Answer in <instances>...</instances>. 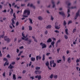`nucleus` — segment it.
Segmentation results:
<instances>
[{
    "instance_id": "obj_1",
    "label": "nucleus",
    "mask_w": 80,
    "mask_h": 80,
    "mask_svg": "<svg viewBox=\"0 0 80 80\" xmlns=\"http://www.w3.org/2000/svg\"><path fill=\"white\" fill-rule=\"evenodd\" d=\"M4 39L5 41H7V43H9V42H10V39H9V38L7 36H6L4 37Z\"/></svg>"
},
{
    "instance_id": "obj_2",
    "label": "nucleus",
    "mask_w": 80,
    "mask_h": 80,
    "mask_svg": "<svg viewBox=\"0 0 80 80\" xmlns=\"http://www.w3.org/2000/svg\"><path fill=\"white\" fill-rule=\"evenodd\" d=\"M26 13H27L28 15H30V11L28 10H25L23 12V15H25Z\"/></svg>"
},
{
    "instance_id": "obj_3",
    "label": "nucleus",
    "mask_w": 80,
    "mask_h": 80,
    "mask_svg": "<svg viewBox=\"0 0 80 80\" xmlns=\"http://www.w3.org/2000/svg\"><path fill=\"white\" fill-rule=\"evenodd\" d=\"M40 45H42V48L43 49L47 47V45H45V44H43V42H41L40 44Z\"/></svg>"
},
{
    "instance_id": "obj_4",
    "label": "nucleus",
    "mask_w": 80,
    "mask_h": 80,
    "mask_svg": "<svg viewBox=\"0 0 80 80\" xmlns=\"http://www.w3.org/2000/svg\"><path fill=\"white\" fill-rule=\"evenodd\" d=\"M35 73V74H40V73H42V71H35L34 72Z\"/></svg>"
},
{
    "instance_id": "obj_5",
    "label": "nucleus",
    "mask_w": 80,
    "mask_h": 80,
    "mask_svg": "<svg viewBox=\"0 0 80 80\" xmlns=\"http://www.w3.org/2000/svg\"><path fill=\"white\" fill-rule=\"evenodd\" d=\"M36 60L37 61H38V60H40L41 58H42V57L39 56H37L36 57Z\"/></svg>"
},
{
    "instance_id": "obj_6",
    "label": "nucleus",
    "mask_w": 80,
    "mask_h": 80,
    "mask_svg": "<svg viewBox=\"0 0 80 80\" xmlns=\"http://www.w3.org/2000/svg\"><path fill=\"white\" fill-rule=\"evenodd\" d=\"M59 13L60 15H62L63 17H65V13L63 12H59Z\"/></svg>"
},
{
    "instance_id": "obj_7",
    "label": "nucleus",
    "mask_w": 80,
    "mask_h": 80,
    "mask_svg": "<svg viewBox=\"0 0 80 80\" xmlns=\"http://www.w3.org/2000/svg\"><path fill=\"white\" fill-rule=\"evenodd\" d=\"M14 68V67L12 65V64H10V65L8 67V68L10 69H12V68Z\"/></svg>"
},
{
    "instance_id": "obj_8",
    "label": "nucleus",
    "mask_w": 80,
    "mask_h": 80,
    "mask_svg": "<svg viewBox=\"0 0 80 80\" xmlns=\"http://www.w3.org/2000/svg\"><path fill=\"white\" fill-rule=\"evenodd\" d=\"M54 60L51 61L50 62V65L51 67H52V64L55 63H54Z\"/></svg>"
},
{
    "instance_id": "obj_9",
    "label": "nucleus",
    "mask_w": 80,
    "mask_h": 80,
    "mask_svg": "<svg viewBox=\"0 0 80 80\" xmlns=\"http://www.w3.org/2000/svg\"><path fill=\"white\" fill-rule=\"evenodd\" d=\"M52 41V40L51 38H49L47 41V42L48 43H50V42H51Z\"/></svg>"
},
{
    "instance_id": "obj_10",
    "label": "nucleus",
    "mask_w": 80,
    "mask_h": 80,
    "mask_svg": "<svg viewBox=\"0 0 80 80\" xmlns=\"http://www.w3.org/2000/svg\"><path fill=\"white\" fill-rule=\"evenodd\" d=\"M31 61L32 62H35V58L32 57L31 58Z\"/></svg>"
},
{
    "instance_id": "obj_11",
    "label": "nucleus",
    "mask_w": 80,
    "mask_h": 80,
    "mask_svg": "<svg viewBox=\"0 0 80 80\" xmlns=\"http://www.w3.org/2000/svg\"><path fill=\"white\" fill-rule=\"evenodd\" d=\"M3 34L2 35L0 36V38H3L4 35H5V32H4V31H3Z\"/></svg>"
},
{
    "instance_id": "obj_12",
    "label": "nucleus",
    "mask_w": 80,
    "mask_h": 80,
    "mask_svg": "<svg viewBox=\"0 0 80 80\" xmlns=\"http://www.w3.org/2000/svg\"><path fill=\"white\" fill-rule=\"evenodd\" d=\"M14 20H15V18H12V19L11 20V21L12 22V24H15V21H14Z\"/></svg>"
},
{
    "instance_id": "obj_13",
    "label": "nucleus",
    "mask_w": 80,
    "mask_h": 80,
    "mask_svg": "<svg viewBox=\"0 0 80 80\" xmlns=\"http://www.w3.org/2000/svg\"><path fill=\"white\" fill-rule=\"evenodd\" d=\"M79 13H80V10H79L77 13H76V16L78 17L79 15Z\"/></svg>"
},
{
    "instance_id": "obj_14",
    "label": "nucleus",
    "mask_w": 80,
    "mask_h": 80,
    "mask_svg": "<svg viewBox=\"0 0 80 80\" xmlns=\"http://www.w3.org/2000/svg\"><path fill=\"white\" fill-rule=\"evenodd\" d=\"M56 24H57V22L55 23V28L56 29H59V28H60V27L58 26H56Z\"/></svg>"
},
{
    "instance_id": "obj_15",
    "label": "nucleus",
    "mask_w": 80,
    "mask_h": 80,
    "mask_svg": "<svg viewBox=\"0 0 80 80\" xmlns=\"http://www.w3.org/2000/svg\"><path fill=\"white\" fill-rule=\"evenodd\" d=\"M38 20H43V18L42 17V16H39L38 17Z\"/></svg>"
},
{
    "instance_id": "obj_16",
    "label": "nucleus",
    "mask_w": 80,
    "mask_h": 80,
    "mask_svg": "<svg viewBox=\"0 0 80 80\" xmlns=\"http://www.w3.org/2000/svg\"><path fill=\"white\" fill-rule=\"evenodd\" d=\"M32 43V40L31 39L29 40L28 42V45L29 44H30V43Z\"/></svg>"
},
{
    "instance_id": "obj_17",
    "label": "nucleus",
    "mask_w": 80,
    "mask_h": 80,
    "mask_svg": "<svg viewBox=\"0 0 80 80\" xmlns=\"http://www.w3.org/2000/svg\"><path fill=\"white\" fill-rule=\"evenodd\" d=\"M51 27L52 26H51V25H49L46 28L47 29H48V28H51Z\"/></svg>"
},
{
    "instance_id": "obj_18",
    "label": "nucleus",
    "mask_w": 80,
    "mask_h": 80,
    "mask_svg": "<svg viewBox=\"0 0 80 80\" xmlns=\"http://www.w3.org/2000/svg\"><path fill=\"white\" fill-rule=\"evenodd\" d=\"M45 65L47 67H48V66H49V62H48V61L47 62L45 63Z\"/></svg>"
},
{
    "instance_id": "obj_19",
    "label": "nucleus",
    "mask_w": 80,
    "mask_h": 80,
    "mask_svg": "<svg viewBox=\"0 0 80 80\" xmlns=\"http://www.w3.org/2000/svg\"><path fill=\"white\" fill-rule=\"evenodd\" d=\"M45 54H43L42 55V60L43 61H44L45 60Z\"/></svg>"
},
{
    "instance_id": "obj_20",
    "label": "nucleus",
    "mask_w": 80,
    "mask_h": 80,
    "mask_svg": "<svg viewBox=\"0 0 80 80\" xmlns=\"http://www.w3.org/2000/svg\"><path fill=\"white\" fill-rule=\"evenodd\" d=\"M71 58L70 57L68 59V62L69 63H70L71 62Z\"/></svg>"
},
{
    "instance_id": "obj_21",
    "label": "nucleus",
    "mask_w": 80,
    "mask_h": 80,
    "mask_svg": "<svg viewBox=\"0 0 80 80\" xmlns=\"http://www.w3.org/2000/svg\"><path fill=\"white\" fill-rule=\"evenodd\" d=\"M30 7H32V8H34V9L35 8V6H33L32 4H30Z\"/></svg>"
},
{
    "instance_id": "obj_22",
    "label": "nucleus",
    "mask_w": 80,
    "mask_h": 80,
    "mask_svg": "<svg viewBox=\"0 0 80 80\" xmlns=\"http://www.w3.org/2000/svg\"><path fill=\"white\" fill-rule=\"evenodd\" d=\"M13 80H16V76H15V74H14L13 75Z\"/></svg>"
},
{
    "instance_id": "obj_23",
    "label": "nucleus",
    "mask_w": 80,
    "mask_h": 80,
    "mask_svg": "<svg viewBox=\"0 0 80 80\" xmlns=\"http://www.w3.org/2000/svg\"><path fill=\"white\" fill-rule=\"evenodd\" d=\"M65 32L66 35H68V29H66L65 30Z\"/></svg>"
},
{
    "instance_id": "obj_24",
    "label": "nucleus",
    "mask_w": 80,
    "mask_h": 80,
    "mask_svg": "<svg viewBox=\"0 0 80 80\" xmlns=\"http://www.w3.org/2000/svg\"><path fill=\"white\" fill-rule=\"evenodd\" d=\"M52 5H53L52 6L53 8H54L55 7V3H54V2L52 1Z\"/></svg>"
},
{
    "instance_id": "obj_25",
    "label": "nucleus",
    "mask_w": 80,
    "mask_h": 80,
    "mask_svg": "<svg viewBox=\"0 0 80 80\" xmlns=\"http://www.w3.org/2000/svg\"><path fill=\"white\" fill-rule=\"evenodd\" d=\"M35 69L37 70H40V67H37L35 68Z\"/></svg>"
},
{
    "instance_id": "obj_26",
    "label": "nucleus",
    "mask_w": 80,
    "mask_h": 80,
    "mask_svg": "<svg viewBox=\"0 0 80 80\" xmlns=\"http://www.w3.org/2000/svg\"><path fill=\"white\" fill-rule=\"evenodd\" d=\"M57 63H60V62H62V60L61 59H58V60H57Z\"/></svg>"
},
{
    "instance_id": "obj_27",
    "label": "nucleus",
    "mask_w": 80,
    "mask_h": 80,
    "mask_svg": "<svg viewBox=\"0 0 80 80\" xmlns=\"http://www.w3.org/2000/svg\"><path fill=\"white\" fill-rule=\"evenodd\" d=\"M29 20L30 22V23L31 24H32V23H33V22H32V19L29 18Z\"/></svg>"
},
{
    "instance_id": "obj_28",
    "label": "nucleus",
    "mask_w": 80,
    "mask_h": 80,
    "mask_svg": "<svg viewBox=\"0 0 80 80\" xmlns=\"http://www.w3.org/2000/svg\"><path fill=\"white\" fill-rule=\"evenodd\" d=\"M51 44L52 45L53 47H54V44H55V42L54 41L52 42L51 43Z\"/></svg>"
},
{
    "instance_id": "obj_29",
    "label": "nucleus",
    "mask_w": 80,
    "mask_h": 80,
    "mask_svg": "<svg viewBox=\"0 0 80 80\" xmlns=\"http://www.w3.org/2000/svg\"><path fill=\"white\" fill-rule=\"evenodd\" d=\"M57 77H58L57 75H54V78H55V79L57 78Z\"/></svg>"
},
{
    "instance_id": "obj_30",
    "label": "nucleus",
    "mask_w": 80,
    "mask_h": 80,
    "mask_svg": "<svg viewBox=\"0 0 80 80\" xmlns=\"http://www.w3.org/2000/svg\"><path fill=\"white\" fill-rule=\"evenodd\" d=\"M13 16L14 17V18H15V19L16 18V16H15V13H14L13 14Z\"/></svg>"
},
{
    "instance_id": "obj_31",
    "label": "nucleus",
    "mask_w": 80,
    "mask_h": 80,
    "mask_svg": "<svg viewBox=\"0 0 80 80\" xmlns=\"http://www.w3.org/2000/svg\"><path fill=\"white\" fill-rule=\"evenodd\" d=\"M13 9H11V11L10 12L11 15H12V14H13Z\"/></svg>"
},
{
    "instance_id": "obj_32",
    "label": "nucleus",
    "mask_w": 80,
    "mask_h": 80,
    "mask_svg": "<svg viewBox=\"0 0 80 80\" xmlns=\"http://www.w3.org/2000/svg\"><path fill=\"white\" fill-rule=\"evenodd\" d=\"M66 25H67V22H65V21H64L63 23V25L64 26H66Z\"/></svg>"
},
{
    "instance_id": "obj_33",
    "label": "nucleus",
    "mask_w": 80,
    "mask_h": 80,
    "mask_svg": "<svg viewBox=\"0 0 80 80\" xmlns=\"http://www.w3.org/2000/svg\"><path fill=\"white\" fill-rule=\"evenodd\" d=\"M29 30H32V26H29Z\"/></svg>"
},
{
    "instance_id": "obj_34",
    "label": "nucleus",
    "mask_w": 80,
    "mask_h": 80,
    "mask_svg": "<svg viewBox=\"0 0 80 80\" xmlns=\"http://www.w3.org/2000/svg\"><path fill=\"white\" fill-rule=\"evenodd\" d=\"M22 36L24 38H25V34L23 33V32L22 33Z\"/></svg>"
},
{
    "instance_id": "obj_35",
    "label": "nucleus",
    "mask_w": 80,
    "mask_h": 80,
    "mask_svg": "<svg viewBox=\"0 0 80 80\" xmlns=\"http://www.w3.org/2000/svg\"><path fill=\"white\" fill-rule=\"evenodd\" d=\"M53 74H52L50 76V78H53Z\"/></svg>"
},
{
    "instance_id": "obj_36",
    "label": "nucleus",
    "mask_w": 80,
    "mask_h": 80,
    "mask_svg": "<svg viewBox=\"0 0 80 80\" xmlns=\"http://www.w3.org/2000/svg\"><path fill=\"white\" fill-rule=\"evenodd\" d=\"M75 32H76V29L74 28L73 29V31H72L73 33H75Z\"/></svg>"
},
{
    "instance_id": "obj_37",
    "label": "nucleus",
    "mask_w": 80,
    "mask_h": 80,
    "mask_svg": "<svg viewBox=\"0 0 80 80\" xmlns=\"http://www.w3.org/2000/svg\"><path fill=\"white\" fill-rule=\"evenodd\" d=\"M64 37L65 39H68V36L67 35H65Z\"/></svg>"
},
{
    "instance_id": "obj_38",
    "label": "nucleus",
    "mask_w": 80,
    "mask_h": 80,
    "mask_svg": "<svg viewBox=\"0 0 80 80\" xmlns=\"http://www.w3.org/2000/svg\"><path fill=\"white\" fill-rule=\"evenodd\" d=\"M53 64V65L52 66L54 68V67H56V63H54Z\"/></svg>"
},
{
    "instance_id": "obj_39",
    "label": "nucleus",
    "mask_w": 80,
    "mask_h": 80,
    "mask_svg": "<svg viewBox=\"0 0 80 80\" xmlns=\"http://www.w3.org/2000/svg\"><path fill=\"white\" fill-rule=\"evenodd\" d=\"M3 60L4 61H7L6 62H8V60H7V59L5 58H3Z\"/></svg>"
},
{
    "instance_id": "obj_40",
    "label": "nucleus",
    "mask_w": 80,
    "mask_h": 80,
    "mask_svg": "<svg viewBox=\"0 0 80 80\" xmlns=\"http://www.w3.org/2000/svg\"><path fill=\"white\" fill-rule=\"evenodd\" d=\"M41 75H40L39 76H38V80H40L41 79Z\"/></svg>"
},
{
    "instance_id": "obj_41",
    "label": "nucleus",
    "mask_w": 80,
    "mask_h": 80,
    "mask_svg": "<svg viewBox=\"0 0 80 80\" xmlns=\"http://www.w3.org/2000/svg\"><path fill=\"white\" fill-rule=\"evenodd\" d=\"M72 23V21H70L68 22V25H69V24H70V23Z\"/></svg>"
},
{
    "instance_id": "obj_42",
    "label": "nucleus",
    "mask_w": 80,
    "mask_h": 80,
    "mask_svg": "<svg viewBox=\"0 0 80 80\" xmlns=\"http://www.w3.org/2000/svg\"><path fill=\"white\" fill-rule=\"evenodd\" d=\"M60 39H59L58 40L57 42H56V43H60Z\"/></svg>"
},
{
    "instance_id": "obj_43",
    "label": "nucleus",
    "mask_w": 80,
    "mask_h": 80,
    "mask_svg": "<svg viewBox=\"0 0 80 80\" xmlns=\"http://www.w3.org/2000/svg\"><path fill=\"white\" fill-rule=\"evenodd\" d=\"M47 33H48V31L46 30L45 31V35H47Z\"/></svg>"
},
{
    "instance_id": "obj_44",
    "label": "nucleus",
    "mask_w": 80,
    "mask_h": 80,
    "mask_svg": "<svg viewBox=\"0 0 80 80\" xmlns=\"http://www.w3.org/2000/svg\"><path fill=\"white\" fill-rule=\"evenodd\" d=\"M54 32L56 33H59L60 32L57 30L54 31Z\"/></svg>"
},
{
    "instance_id": "obj_45",
    "label": "nucleus",
    "mask_w": 80,
    "mask_h": 80,
    "mask_svg": "<svg viewBox=\"0 0 80 80\" xmlns=\"http://www.w3.org/2000/svg\"><path fill=\"white\" fill-rule=\"evenodd\" d=\"M62 58L63 60V61H65V56H63L62 57Z\"/></svg>"
},
{
    "instance_id": "obj_46",
    "label": "nucleus",
    "mask_w": 80,
    "mask_h": 80,
    "mask_svg": "<svg viewBox=\"0 0 80 80\" xmlns=\"http://www.w3.org/2000/svg\"><path fill=\"white\" fill-rule=\"evenodd\" d=\"M25 41H28V38H26L25 39Z\"/></svg>"
},
{
    "instance_id": "obj_47",
    "label": "nucleus",
    "mask_w": 80,
    "mask_h": 80,
    "mask_svg": "<svg viewBox=\"0 0 80 80\" xmlns=\"http://www.w3.org/2000/svg\"><path fill=\"white\" fill-rule=\"evenodd\" d=\"M18 25H19V22H18V21H17L16 22V26H18Z\"/></svg>"
},
{
    "instance_id": "obj_48",
    "label": "nucleus",
    "mask_w": 80,
    "mask_h": 80,
    "mask_svg": "<svg viewBox=\"0 0 80 80\" xmlns=\"http://www.w3.org/2000/svg\"><path fill=\"white\" fill-rule=\"evenodd\" d=\"M2 76H3V77H5V72H3L2 74Z\"/></svg>"
},
{
    "instance_id": "obj_49",
    "label": "nucleus",
    "mask_w": 80,
    "mask_h": 80,
    "mask_svg": "<svg viewBox=\"0 0 80 80\" xmlns=\"http://www.w3.org/2000/svg\"><path fill=\"white\" fill-rule=\"evenodd\" d=\"M32 65V62L30 61V63L29 64V67H30Z\"/></svg>"
},
{
    "instance_id": "obj_50",
    "label": "nucleus",
    "mask_w": 80,
    "mask_h": 80,
    "mask_svg": "<svg viewBox=\"0 0 80 80\" xmlns=\"http://www.w3.org/2000/svg\"><path fill=\"white\" fill-rule=\"evenodd\" d=\"M76 63H78V62H80V60L78 59H77L76 60Z\"/></svg>"
},
{
    "instance_id": "obj_51",
    "label": "nucleus",
    "mask_w": 80,
    "mask_h": 80,
    "mask_svg": "<svg viewBox=\"0 0 80 80\" xmlns=\"http://www.w3.org/2000/svg\"><path fill=\"white\" fill-rule=\"evenodd\" d=\"M12 72L11 71H10L9 72V76H11V75H12Z\"/></svg>"
},
{
    "instance_id": "obj_52",
    "label": "nucleus",
    "mask_w": 80,
    "mask_h": 80,
    "mask_svg": "<svg viewBox=\"0 0 80 80\" xmlns=\"http://www.w3.org/2000/svg\"><path fill=\"white\" fill-rule=\"evenodd\" d=\"M60 48H58L57 50V52H58V53H59V51H60Z\"/></svg>"
},
{
    "instance_id": "obj_53",
    "label": "nucleus",
    "mask_w": 80,
    "mask_h": 80,
    "mask_svg": "<svg viewBox=\"0 0 80 80\" xmlns=\"http://www.w3.org/2000/svg\"><path fill=\"white\" fill-rule=\"evenodd\" d=\"M11 64H12V65H15V62H12Z\"/></svg>"
},
{
    "instance_id": "obj_54",
    "label": "nucleus",
    "mask_w": 80,
    "mask_h": 80,
    "mask_svg": "<svg viewBox=\"0 0 80 80\" xmlns=\"http://www.w3.org/2000/svg\"><path fill=\"white\" fill-rule=\"evenodd\" d=\"M2 12H4V13H5L6 12H7V10L5 9L4 10L2 11Z\"/></svg>"
},
{
    "instance_id": "obj_55",
    "label": "nucleus",
    "mask_w": 80,
    "mask_h": 80,
    "mask_svg": "<svg viewBox=\"0 0 80 80\" xmlns=\"http://www.w3.org/2000/svg\"><path fill=\"white\" fill-rule=\"evenodd\" d=\"M7 58H10V55L8 54L7 55Z\"/></svg>"
},
{
    "instance_id": "obj_56",
    "label": "nucleus",
    "mask_w": 80,
    "mask_h": 80,
    "mask_svg": "<svg viewBox=\"0 0 80 80\" xmlns=\"http://www.w3.org/2000/svg\"><path fill=\"white\" fill-rule=\"evenodd\" d=\"M77 18H78V16H75L74 17V19L75 20H76V19H77Z\"/></svg>"
},
{
    "instance_id": "obj_57",
    "label": "nucleus",
    "mask_w": 80,
    "mask_h": 80,
    "mask_svg": "<svg viewBox=\"0 0 80 80\" xmlns=\"http://www.w3.org/2000/svg\"><path fill=\"white\" fill-rule=\"evenodd\" d=\"M71 8H72V9H73V8H76V6L75 7H71Z\"/></svg>"
},
{
    "instance_id": "obj_58",
    "label": "nucleus",
    "mask_w": 80,
    "mask_h": 80,
    "mask_svg": "<svg viewBox=\"0 0 80 80\" xmlns=\"http://www.w3.org/2000/svg\"><path fill=\"white\" fill-rule=\"evenodd\" d=\"M22 30H25V27H24L23 26L22 28Z\"/></svg>"
},
{
    "instance_id": "obj_59",
    "label": "nucleus",
    "mask_w": 80,
    "mask_h": 80,
    "mask_svg": "<svg viewBox=\"0 0 80 80\" xmlns=\"http://www.w3.org/2000/svg\"><path fill=\"white\" fill-rule=\"evenodd\" d=\"M23 48V46H22L19 48L20 49H22Z\"/></svg>"
},
{
    "instance_id": "obj_60",
    "label": "nucleus",
    "mask_w": 80,
    "mask_h": 80,
    "mask_svg": "<svg viewBox=\"0 0 80 80\" xmlns=\"http://www.w3.org/2000/svg\"><path fill=\"white\" fill-rule=\"evenodd\" d=\"M51 19L52 20H53L54 18H53V17H52V16H51Z\"/></svg>"
},
{
    "instance_id": "obj_61",
    "label": "nucleus",
    "mask_w": 80,
    "mask_h": 80,
    "mask_svg": "<svg viewBox=\"0 0 80 80\" xmlns=\"http://www.w3.org/2000/svg\"><path fill=\"white\" fill-rule=\"evenodd\" d=\"M30 78H32V80H33V79H34V78H33V76L31 77H30Z\"/></svg>"
},
{
    "instance_id": "obj_62",
    "label": "nucleus",
    "mask_w": 80,
    "mask_h": 80,
    "mask_svg": "<svg viewBox=\"0 0 80 80\" xmlns=\"http://www.w3.org/2000/svg\"><path fill=\"white\" fill-rule=\"evenodd\" d=\"M22 17H28V16H25V15H23L22 16Z\"/></svg>"
},
{
    "instance_id": "obj_63",
    "label": "nucleus",
    "mask_w": 80,
    "mask_h": 80,
    "mask_svg": "<svg viewBox=\"0 0 80 80\" xmlns=\"http://www.w3.org/2000/svg\"><path fill=\"white\" fill-rule=\"evenodd\" d=\"M26 72V71L25 70H23L22 72L23 73H25Z\"/></svg>"
},
{
    "instance_id": "obj_64",
    "label": "nucleus",
    "mask_w": 80,
    "mask_h": 80,
    "mask_svg": "<svg viewBox=\"0 0 80 80\" xmlns=\"http://www.w3.org/2000/svg\"><path fill=\"white\" fill-rule=\"evenodd\" d=\"M17 53H18V52H19V49H17Z\"/></svg>"
}]
</instances>
